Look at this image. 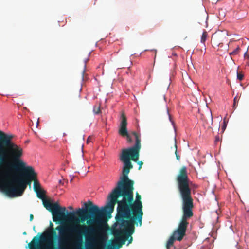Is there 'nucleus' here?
Listing matches in <instances>:
<instances>
[{
	"mask_svg": "<svg viewBox=\"0 0 249 249\" xmlns=\"http://www.w3.org/2000/svg\"><path fill=\"white\" fill-rule=\"evenodd\" d=\"M134 184L124 186L116 191H112L108 197V202L106 207L101 209L105 211V217L110 218L116 203L117 213L116 216V223L112 226L111 232L115 237L111 240V244L107 246L106 249H119L125 243L126 239L123 236L132 234L134 231V224H142V204L141 196L136 193L134 200Z\"/></svg>",
	"mask_w": 249,
	"mask_h": 249,
	"instance_id": "1",
	"label": "nucleus"
},
{
	"mask_svg": "<svg viewBox=\"0 0 249 249\" xmlns=\"http://www.w3.org/2000/svg\"><path fill=\"white\" fill-rule=\"evenodd\" d=\"M85 209L79 208L76 212L65 213L66 217L72 222L70 225H60L56 227L58 231L57 239L60 248L68 244L71 239L74 240L71 249H83V236L86 240L92 239L103 230L106 220L105 211H102L90 200L84 203Z\"/></svg>",
	"mask_w": 249,
	"mask_h": 249,
	"instance_id": "2",
	"label": "nucleus"
},
{
	"mask_svg": "<svg viewBox=\"0 0 249 249\" xmlns=\"http://www.w3.org/2000/svg\"><path fill=\"white\" fill-rule=\"evenodd\" d=\"M177 188L182 200V214L178 222V227L175 230L166 244L167 249H170L175 240L180 241L185 235L187 227L189 225V220L194 215L193 199L191 196V189L189 183L190 180L187 174L185 166L181 167L176 178Z\"/></svg>",
	"mask_w": 249,
	"mask_h": 249,
	"instance_id": "3",
	"label": "nucleus"
},
{
	"mask_svg": "<svg viewBox=\"0 0 249 249\" xmlns=\"http://www.w3.org/2000/svg\"><path fill=\"white\" fill-rule=\"evenodd\" d=\"M131 134L135 137V144L131 147L123 149L122 150L120 160L124 163L122 176L120 177V180L117 182L116 187L112 191H116L124 186H130V184H134V181L130 179L128 176L130 169L133 168L130 160L135 162L138 161L141 144L140 135L135 131H132Z\"/></svg>",
	"mask_w": 249,
	"mask_h": 249,
	"instance_id": "4",
	"label": "nucleus"
},
{
	"mask_svg": "<svg viewBox=\"0 0 249 249\" xmlns=\"http://www.w3.org/2000/svg\"><path fill=\"white\" fill-rule=\"evenodd\" d=\"M13 136L7 135L0 131V164L6 160L14 162L12 168L17 170H24L25 163L20 160L23 155L22 148L12 141Z\"/></svg>",
	"mask_w": 249,
	"mask_h": 249,
	"instance_id": "5",
	"label": "nucleus"
},
{
	"mask_svg": "<svg viewBox=\"0 0 249 249\" xmlns=\"http://www.w3.org/2000/svg\"><path fill=\"white\" fill-rule=\"evenodd\" d=\"M24 173L19 176H13L11 180L6 181L3 178H0V188L9 196L12 197L21 196L26 189L27 185L30 186L32 180L24 170Z\"/></svg>",
	"mask_w": 249,
	"mask_h": 249,
	"instance_id": "6",
	"label": "nucleus"
},
{
	"mask_svg": "<svg viewBox=\"0 0 249 249\" xmlns=\"http://www.w3.org/2000/svg\"><path fill=\"white\" fill-rule=\"evenodd\" d=\"M56 228L50 222L49 228L42 234L38 233L28 244L29 249H58L54 246L53 238H57Z\"/></svg>",
	"mask_w": 249,
	"mask_h": 249,
	"instance_id": "7",
	"label": "nucleus"
},
{
	"mask_svg": "<svg viewBox=\"0 0 249 249\" xmlns=\"http://www.w3.org/2000/svg\"><path fill=\"white\" fill-rule=\"evenodd\" d=\"M35 192L37 197L42 200L44 207L52 213L53 221L55 222H61L66 217L65 213H68L66 208L64 207H61L57 202L52 203L50 200L46 199L45 198L46 192L44 190L40 189Z\"/></svg>",
	"mask_w": 249,
	"mask_h": 249,
	"instance_id": "8",
	"label": "nucleus"
},
{
	"mask_svg": "<svg viewBox=\"0 0 249 249\" xmlns=\"http://www.w3.org/2000/svg\"><path fill=\"white\" fill-rule=\"evenodd\" d=\"M127 118L125 114L123 112L121 116V122L118 133L121 136L126 138V141L128 143H131L133 142V140L130 136V134L127 131Z\"/></svg>",
	"mask_w": 249,
	"mask_h": 249,
	"instance_id": "9",
	"label": "nucleus"
},
{
	"mask_svg": "<svg viewBox=\"0 0 249 249\" xmlns=\"http://www.w3.org/2000/svg\"><path fill=\"white\" fill-rule=\"evenodd\" d=\"M24 171L28 175L29 177L34 180V190L35 192L41 189V185L39 181L36 179L37 174L35 172L34 169L31 166H27Z\"/></svg>",
	"mask_w": 249,
	"mask_h": 249,
	"instance_id": "10",
	"label": "nucleus"
},
{
	"mask_svg": "<svg viewBox=\"0 0 249 249\" xmlns=\"http://www.w3.org/2000/svg\"><path fill=\"white\" fill-rule=\"evenodd\" d=\"M95 237H92V239H90L89 238L88 240H86V249H103V248L105 247V242L106 240V237H102L99 246L97 247L95 244ZM83 249H84L83 248Z\"/></svg>",
	"mask_w": 249,
	"mask_h": 249,
	"instance_id": "11",
	"label": "nucleus"
},
{
	"mask_svg": "<svg viewBox=\"0 0 249 249\" xmlns=\"http://www.w3.org/2000/svg\"><path fill=\"white\" fill-rule=\"evenodd\" d=\"M203 125L206 128H211V125L213 124V116L212 113L208 116V118L203 119Z\"/></svg>",
	"mask_w": 249,
	"mask_h": 249,
	"instance_id": "12",
	"label": "nucleus"
},
{
	"mask_svg": "<svg viewBox=\"0 0 249 249\" xmlns=\"http://www.w3.org/2000/svg\"><path fill=\"white\" fill-rule=\"evenodd\" d=\"M208 36V33L205 30L202 35L201 37V42L204 43L205 41L207 39Z\"/></svg>",
	"mask_w": 249,
	"mask_h": 249,
	"instance_id": "13",
	"label": "nucleus"
},
{
	"mask_svg": "<svg viewBox=\"0 0 249 249\" xmlns=\"http://www.w3.org/2000/svg\"><path fill=\"white\" fill-rule=\"evenodd\" d=\"M93 111L94 113L96 114H98L101 112L100 110V106H95L93 107Z\"/></svg>",
	"mask_w": 249,
	"mask_h": 249,
	"instance_id": "14",
	"label": "nucleus"
},
{
	"mask_svg": "<svg viewBox=\"0 0 249 249\" xmlns=\"http://www.w3.org/2000/svg\"><path fill=\"white\" fill-rule=\"evenodd\" d=\"M240 50V48L239 47H238L232 52L230 53L229 54L230 55H236L238 53Z\"/></svg>",
	"mask_w": 249,
	"mask_h": 249,
	"instance_id": "15",
	"label": "nucleus"
},
{
	"mask_svg": "<svg viewBox=\"0 0 249 249\" xmlns=\"http://www.w3.org/2000/svg\"><path fill=\"white\" fill-rule=\"evenodd\" d=\"M237 77L238 80L241 81L244 77V75L242 73L237 72Z\"/></svg>",
	"mask_w": 249,
	"mask_h": 249,
	"instance_id": "16",
	"label": "nucleus"
},
{
	"mask_svg": "<svg viewBox=\"0 0 249 249\" xmlns=\"http://www.w3.org/2000/svg\"><path fill=\"white\" fill-rule=\"evenodd\" d=\"M175 147H176L175 155H176V159L179 160H180V156L178 153L177 146L176 144H175Z\"/></svg>",
	"mask_w": 249,
	"mask_h": 249,
	"instance_id": "17",
	"label": "nucleus"
},
{
	"mask_svg": "<svg viewBox=\"0 0 249 249\" xmlns=\"http://www.w3.org/2000/svg\"><path fill=\"white\" fill-rule=\"evenodd\" d=\"M217 38H218L217 35L214 34V35H213V36L212 37V40H213V41H215L217 39Z\"/></svg>",
	"mask_w": 249,
	"mask_h": 249,
	"instance_id": "18",
	"label": "nucleus"
},
{
	"mask_svg": "<svg viewBox=\"0 0 249 249\" xmlns=\"http://www.w3.org/2000/svg\"><path fill=\"white\" fill-rule=\"evenodd\" d=\"M138 164L139 165V167L138 168L139 170H140L142 168V166L143 164V162L142 161H138Z\"/></svg>",
	"mask_w": 249,
	"mask_h": 249,
	"instance_id": "19",
	"label": "nucleus"
},
{
	"mask_svg": "<svg viewBox=\"0 0 249 249\" xmlns=\"http://www.w3.org/2000/svg\"><path fill=\"white\" fill-rule=\"evenodd\" d=\"M244 57L245 59H249V55L248 54L247 52H246L244 55Z\"/></svg>",
	"mask_w": 249,
	"mask_h": 249,
	"instance_id": "20",
	"label": "nucleus"
},
{
	"mask_svg": "<svg viewBox=\"0 0 249 249\" xmlns=\"http://www.w3.org/2000/svg\"><path fill=\"white\" fill-rule=\"evenodd\" d=\"M91 141H92V137L91 136H89L87 140V143H89L90 142H91Z\"/></svg>",
	"mask_w": 249,
	"mask_h": 249,
	"instance_id": "21",
	"label": "nucleus"
},
{
	"mask_svg": "<svg viewBox=\"0 0 249 249\" xmlns=\"http://www.w3.org/2000/svg\"><path fill=\"white\" fill-rule=\"evenodd\" d=\"M84 70L82 71V78L83 80L84 79V73H85V68H86V64H84Z\"/></svg>",
	"mask_w": 249,
	"mask_h": 249,
	"instance_id": "22",
	"label": "nucleus"
},
{
	"mask_svg": "<svg viewBox=\"0 0 249 249\" xmlns=\"http://www.w3.org/2000/svg\"><path fill=\"white\" fill-rule=\"evenodd\" d=\"M236 100H237V97H235L234 98V103H233V107H235V106H236Z\"/></svg>",
	"mask_w": 249,
	"mask_h": 249,
	"instance_id": "23",
	"label": "nucleus"
},
{
	"mask_svg": "<svg viewBox=\"0 0 249 249\" xmlns=\"http://www.w3.org/2000/svg\"><path fill=\"white\" fill-rule=\"evenodd\" d=\"M33 218H34V216H33V215L32 214H31L30 215V221H32V220H33Z\"/></svg>",
	"mask_w": 249,
	"mask_h": 249,
	"instance_id": "24",
	"label": "nucleus"
},
{
	"mask_svg": "<svg viewBox=\"0 0 249 249\" xmlns=\"http://www.w3.org/2000/svg\"><path fill=\"white\" fill-rule=\"evenodd\" d=\"M224 124L223 126H222V128H223V129H225V128H226V124H225V121L224 122Z\"/></svg>",
	"mask_w": 249,
	"mask_h": 249,
	"instance_id": "25",
	"label": "nucleus"
},
{
	"mask_svg": "<svg viewBox=\"0 0 249 249\" xmlns=\"http://www.w3.org/2000/svg\"><path fill=\"white\" fill-rule=\"evenodd\" d=\"M151 51H154L155 53V57L156 55L157 50H151Z\"/></svg>",
	"mask_w": 249,
	"mask_h": 249,
	"instance_id": "26",
	"label": "nucleus"
},
{
	"mask_svg": "<svg viewBox=\"0 0 249 249\" xmlns=\"http://www.w3.org/2000/svg\"><path fill=\"white\" fill-rule=\"evenodd\" d=\"M168 115L169 116V119L171 120V116H170V114H169L168 112Z\"/></svg>",
	"mask_w": 249,
	"mask_h": 249,
	"instance_id": "27",
	"label": "nucleus"
},
{
	"mask_svg": "<svg viewBox=\"0 0 249 249\" xmlns=\"http://www.w3.org/2000/svg\"><path fill=\"white\" fill-rule=\"evenodd\" d=\"M132 240V237H131V239H130L129 240V243L131 242Z\"/></svg>",
	"mask_w": 249,
	"mask_h": 249,
	"instance_id": "28",
	"label": "nucleus"
},
{
	"mask_svg": "<svg viewBox=\"0 0 249 249\" xmlns=\"http://www.w3.org/2000/svg\"><path fill=\"white\" fill-rule=\"evenodd\" d=\"M217 43L220 44V42L219 41H217Z\"/></svg>",
	"mask_w": 249,
	"mask_h": 249,
	"instance_id": "29",
	"label": "nucleus"
},
{
	"mask_svg": "<svg viewBox=\"0 0 249 249\" xmlns=\"http://www.w3.org/2000/svg\"><path fill=\"white\" fill-rule=\"evenodd\" d=\"M69 208L71 209H72V207H69Z\"/></svg>",
	"mask_w": 249,
	"mask_h": 249,
	"instance_id": "30",
	"label": "nucleus"
},
{
	"mask_svg": "<svg viewBox=\"0 0 249 249\" xmlns=\"http://www.w3.org/2000/svg\"><path fill=\"white\" fill-rule=\"evenodd\" d=\"M163 97H164V99L165 100V95L163 96Z\"/></svg>",
	"mask_w": 249,
	"mask_h": 249,
	"instance_id": "31",
	"label": "nucleus"
},
{
	"mask_svg": "<svg viewBox=\"0 0 249 249\" xmlns=\"http://www.w3.org/2000/svg\"><path fill=\"white\" fill-rule=\"evenodd\" d=\"M248 50H249V46L248 47Z\"/></svg>",
	"mask_w": 249,
	"mask_h": 249,
	"instance_id": "32",
	"label": "nucleus"
}]
</instances>
